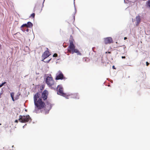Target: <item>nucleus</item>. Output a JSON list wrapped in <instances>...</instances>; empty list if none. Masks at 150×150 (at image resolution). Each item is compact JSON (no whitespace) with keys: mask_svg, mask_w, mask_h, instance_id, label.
Wrapping results in <instances>:
<instances>
[{"mask_svg":"<svg viewBox=\"0 0 150 150\" xmlns=\"http://www.w3.org/2000/svg\"><path fill=\"white\" fill-rule=\"evenodd\" d=\"M40 97V94L39 93H36L34 97V101L35 105V111L37 113L38 112L39 110L43 108L46 105L45 103L42 101L41 98H39Z\"/></svg>","mask_w":150,"mask_h":150,"instance_id":"f257e3e1","label":"nucleus"},{"mask_svg":"<svg viewBox=\"0 0 150 150\" xmlns=\"http://www.w3.org/2000/svg\"><path fill=\"white\" fill-rule=\"evenodd\" d=\"M74 40L70 39L69 40V45L67 48L68 51L70 53L74 54V53H77V54L81 55L79 50L75 48V45L74 44Z\"/></svg>","mask_w":150,"mask_h":150,"instance_id":"f03ea898","label":"nucleus"},{"mask_svg":"<svg viewBox=\"0 0 150 150\" xmlns=\"http://www.w3.org/2000/svg\"><path fill=\"white\" fill-rule=\"evenodd\" d=\"M46 82L48 86L52 89H55L56 88V83L54 82L51 75L47 77L46 79Z\"/></svg>","mask_w":150,"mask_h":150,"instance_id":"7ed1b4c3","label":"nucleus"},{"mask_svg":"<svg viewBox=\"0 0 150 150\" xmlns=\"http://www.w3.org/2000/svg\"><path fill=\"white\" fill-rule=\"evenodd\" d=\"M19 121L22 123H26L28 122H30L32 120L29 115H21L19 116L18 119Z\"/></svg>","mask_w":150,"mask_h":150,"instance_id":"20e7f679","label":"nucleus"},{"mask_svg":"<svg viewBox=\"0 0 150 150\" xmlns=\"http://www.w3.org/2000/svg\"><path fill=\"white\" fill-rule=\"evenodd\" d=\"M56 88L58 91L57 94H58L65 97L66 98H67V97L68 96L66 94L63 92V88L61 86L58 85L55 89Z\"/></svg>","mask_w":150,"mask_h":150,"instance_id":"39448f33","label":"nucleus"},{"mask_svg":"<svg viewBox=\"0 0 150 150\" xmlns=\"http://www.w3.org/2000/svg\"><path fill=\"white\" fill-rule=\"evenodd\" d=\"M48 50V49L47 48V50L43 53L42 55V59H43L42 61L46 63L49 62L50 60V59H49L48 61L45 60V59L48 57L50 55L49 51L47 50Z\"/></svg>","mask_w":150,"mask_h":150,"instance_id":"423d86ee","label":"nucleus"},{"mask_svg":"<svg viewBox=\"0 0 150 150\" xmlns=\"http://www.w3.org/2000/svg\"><path fill=\"white\" fill-rule=\"evenodd\" d=\"M64 79H65V77L62 72L60 71H58L56 74L55 80H62Z\"/></svg>","mask_w":150,"mask_h":150,"instance_id":"0eeeda50","label":"nucleus"},{"mask_svg":"<svg viewBox=\"0 0 150 150\" xmlns=\"http://www.w3.org/2000/svg\"><path fill=\"white\" fill-rule=\"evenodd\" d=\"M48 93V91L47 90H45L42 93L41 96L39 98L42 99L43 100L45 101L47 98Z\"/></svg>","mask_w":150,"mask_h":150,"instance_id":"6e6552de","label":"nucleus"},{"mask_svg":"<svg viewBox=\"0 0 150 150\" xmlns=\"http://www.w3.org/2000/svg\"><path fill=\"white\" fill-rule=\"evenodd\" d=\"M104 42L106 44H109L113 42V40L111 38L108 37L104 39Z\"/></svg>","mask_w":150,"mask_h":150,"instance_id":"1a4fd4ad","label":"nucleus"},{"mask_svg":"<svg viewBox=\"0 0 150 150\" xmlns=\"http://www.w3.org/2000/svg\"><path fill=\"white\" fill-rule=\"evenodd\" d=\"M14 93L13 92H12L11 93V97L12 98V100L13 101H14L15 100L18 99L19 98V96L20 95V94L18 93L15 96V97L14 98Z\"/></svg>","mask_w":150,"mask_h":150,"instance_id":"9d476101","label":"nucleus"},{"mask_svg":"<svg viewBox=\"0 0 150 150\" xmlns=\"http://www.w3.org/2000/svg\"><path fill=\"white\" fill-rule=\"evenodd\" d=\"M136 20L137 21L136 25L137 26L139 24L140 22V18L139 16L136 17Z\"/></svg>","mask_w":150,"mask_h":150,"instance_id":"9b49d317","label":"nucleus"},{"mask_svg":"<svg viewBox=\"0 0 150 150\" xmlns=\"http://www.w3.org/2000/svg\"><path fill=\"white\" fill-rule=\"evenodd\" d=\"M71 97L75 98H79L78 95L77 93H75L72 94Z\"/></svg>","mask_w":150,"mask_h":150,"instance_id":"f8f14e48","label":"nucleus"},{"mask_svg":"<svg viewBox=\"0 0 150 150\" xmlns=\"http://www.w3.org/2000/svg\"><path fill=\"white\" fill-rule=\"evenodd\" d=\"M28 28H30L33 26V24L30 22H28L27 23Z\"/></svg>","mask_w":150,"mask_h":150,"instance_id":"ddd939ff","label":"nucleus"},{"mask_svg":"<svg viewBox=\"0 0 150 150\" xmlns=\"http://www.w3.org/2000/svg\"><path fill=\"white\" fill-rule=\"evenodd\" d=\"M146 4L147 6L150 9V0L146 2Z\"/></svg>","mask_w":150,"mask_h":150,"instance_id":"4468645a","label":"nucleus"},{"mask_svg":"<svg viewBox=\"0 0 150 150\" xmlns=\"http://www.w3.org/2000/svg\"><path fill=\"white\" fill-rule=\"evenodd\" d=\"M119 47H121V48H122L123 49L124 51H125V49L126 48V47L125 45L120 46Z\"/></svg>","mask_w":150,"mask_h":150,"instance_id":"2eb2a0df","label":"nucleus"},{"mask_svg":"<svg viewBox=\"0 0 150 150\" xmlns=\"http://www.w3.org/2000/svg\"><path fill=\"white\" fill-rule=\"evenodd\" d=\"M35 13H33L30 15V17H32L33 18H34V17H35Z\"/></svg>","mask_w":150,"mask_h":150,"instance_id":"dca6fc26","label":"nucleus"},{"mask_svg":"<svg viewBox=\"0 0 150 150\" xmlns=\"http://www.w3.org/2000/svg\"><path fill=\"white\" fill-rule=\"evenodd\" d=\"M24 27H26L28 28V26H27V24H23L21 26V28H22Z\"/></svg>","mask_w":150,"mask_h":150,"instance_id":"f3484780","label":"nucleus"},{"mask_svg":"<svg viewBox=\"0 0 150 150\" xmlns=\"http://www.w3.org/2000/svg\"><path fill=\"white\" fill-rule=\"evenodd\" d=\"M48 106L49 107L47 109L49 110L51 108V105L50 103V104H48Z\"/></svg>","mask_w":150,"mask_h":150,"instance_id":"a211bd4d","label":"nucleus"},{"mask_svg":"<svg viewBox=\"0 0 150 150\" xmlns=\"http://www.w3.org/2000/svg\"><path fill=\"white\" fill-rule=\"evenodd\" d=\"M57 54L56 53H55L53 55V57H57Z\"/></svg>","mask_w":150,"mask_h":150,"instance_id":"6ab92c4d","label":"nucleus"},{"mask_svg":"<svg viewBox=\"0 0 150 150\" xmlns=\"http://www.w3.org/2000/svg\"><path fill=\"white\" fill-rule=\"evenodd\" d=\"M146 65L147 66H148L149 65V63L148 62H146Z\"/></svg>","mask_w":150,"mask_h":150,"instance_id":"aec40b11","label":"nucleus"},{"mask_svg":"<svg viewBox=\"0 0 150 150\" xmlns=\"http://www.w3.org/2000/svg\"><path fill=\"white\" fill-rule=\"evenodd\" d=\"M6 83V82H4V83H3L1 84L2 86H3Z\"/></svg>","mask_w":150,"mask_h":150,"instance_id":"412c9836","label":"nucleus"},{"mask_svg":"<svg viewBox=\"0 0 150 150\" xmlns=\"http://www.w3.org/2000/svg\"><path fill=\"white\" fill-rule=\"evenodd\" d=\"M117 51H119L120 52L122 51V49H119V50H117Z\"/></svg>","mask_w":150,"mask_h":150,"instance_id":"4be33fe9","label":"nucleus"},{"mask_svg":"<svg viewBox=\"0 0 150 150\" xmlns=\"http://www.w3.org/2000/svg\"><path fill=\"white\" fill-rule=\"evenodd\" d=\"M122 58L123 59H125V56H122Z\"/></svg>","mask_w":150,"mask_h":150,"instance_id":"5701e85b","label":"nucleus"},{"mask_svg":"<svg viewBox=\"0 0 150 150\" xmlns=\"http://www.w3.org/2000/svg\"><path fill=\"white\" fill-rule=\"evenodd\" d=\"M15 122L17 123L18 122V120H16L15 121Z\"/></svg>","mask_w":150,"mask_h":150,"instance_id":"b1692460","label":"nucleus"},{"mask_svg":"<svg viewBox=\"0 0 150 150\" xmlns=\"http://www.w3.org/2000/svg\"><path fill=\"white\" fill-rule=\"evenodd\" d=\"M112 68H113V69H116L114 66H112Z\"/></svg>","mask_w":150,"mask_h":150,"instance_id":"393cba45","label":"nucleus"},{"mask_svg":"<svg viewBox=\"0 0 150 150\" xmlns=\"http://www.w3.org/2000/svg\"><path fill=\"white\" fill-rule=\"evenodd\" d=\"M127 37H125L124 38V39L125 40H126V39H127Z\"/></svg>","mask_w":150,"mask_h":150,"instance_id":"a878e982","label":"nucleus"},{"mask_svg":"<svg viewBox=\"0 0 150 150\" xmlns=\"http://www.w3.org/2000/svg\"><path fill=\"white\" fill-rule=\"evenodd\" d=\"M2 86L1 84L0 85V88H1Z\"/></svg>","mask_w":150,"mask_h":150,"instance_id":"bb28decb","label":"nucleus"},{"mask_svg":"<svg viewBox=\"0 0 150 150\" xmlns=\"http://www.w3.org/2000/svg\"><path fill=\"white\" fill-rule=\"evenodd\" d=\"M108 53H110H110H111V52H108Z\"/></svg>","mask_w":150,"mask_h":150,"instance_id":"cd10ccee","label":"nucleus"},{"mask_svg":"<svg viewBox=\"0 0 150 150\" xmlns=\"http://www.w3.org/2000/svg\"><path fill=\"white\" fill-rule=\"evenodd\" d=\"M26 31L28 32V29H27V30H26Z\"/></svg>","mask_w":150,"mask_h":150,"instance_id":"c85d7f7f","label":"nucleus"},{"mask_svg":"<svg viewBox=\"0 0 150 150\" xmlns=\"http://www.w3.org/2000/svg\"><path fill=\"white\" fill-rule=\"evenodd\" d=\"M1 94L0 95V98H1Z\"/></svg>","mask_w":150,"mask_h":150,"instance_id":"c756f323","label":"nucleus"}]
</instances>
